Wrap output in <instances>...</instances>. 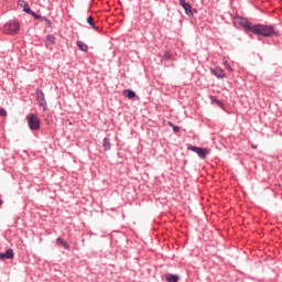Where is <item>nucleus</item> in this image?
<instances>
[{
  "instance_id": "nucleus-20",
  "label": "nucleus",
  "mask_w": 282,
  "mask_h": 282,
  "mask_svg": "<svg viewBox=\"0 0 282 282\" xmlns=\"http://www.w3.org/2000/svg\"><path fill=\"white\" fill-rule=\"evenodd\" d=\"M29 14H31V17H34V19H40L41 20V18H42L41 15L34 13V11H32V13H29Z\"/></svg>"
},
{
  "instance_id": "nucleus-28",
  "label": "nucleus",
  "mask_w": 282,
  "mask_h": 282,
  "mask_svg": "<svg viewBox=\"0 0 282 282\" xmlns=\"http://www.w3.org/2000/svg\"><path fill=\"white\" fill-rule=\"evenodd\" d=\"M3 204V200L2 199H0V206Z\"/></svg>"
},
{
  "instance_id": "nucleus-14",
  "label": "nucleus",
  "mask_w": 282,
  "mask_h": 282,
  "mask_svg": "<svg viewBox=\"0 0 282 282\" xmlns=\"http://www.w3.org/2000/svg\"><path fill=\"white\" fill-rule=\"evenodd\" d=\"M77 46L80 52H87L89 50V46H87L83 41H77Z\"/></svg>"
},
{
  "instance_id": "nucleus-3",
  "label": "nucleus",
  "mask_w": 282,
  "mask_h": 282,
  "mask_svg": "<svg viewBox=\"0 0 282 282\" xmlns=\"http://www.w3.org/2000/svg\"><path fill=\"white\" fill-rule=\"evenodd\" d=\"M26 122L31 131H39L41 129V119L34 113L28 115Z\"/></svg>"
},
{
  "instance_id": "nucleus-18",
  "label": "nucleus",
  "mask_w": 282,
  "mask_h": 282,
  "mask_svg": "<svg viewBox=\"0 0 282 282\" xmlns=\"http://www.w3.org/2000/svg\"><path fill=\"white\" fill-rule=\"evenodd\" d=\"M40 21H43V22L46 23V25H48L50 28L52 26V21H50L46 17H42Z\"/></svg>"
},
{
  "instance_id": "nucleus-8",
  "label": "nucleus",
  "mask_w": 282,
  "mask_h": 282,
  "mask_svg": "<svg viewBox=\"0 0 282 282\" xmlns=\"http://www.w3.org/2000/svg\"><path fill=\"white\" fill-rule=\"evenodd\" d=\"M1 261H4V259H14V250L8 249L7 252L0 253Z\"/></svg>"
},
{
  "instance_id": "nucleus-9",
  "label": "nucleus",
  "mask_w": 282,
  "mask_h": 282,
  "mask_svg": "<svg viewBox=\"0 0 282 282\" xmlns=\"http://www.w3.org/2000/svg\"><path fill=\"white\" fill-rule=\"evenodd\" d=\"M18 6L22 8L23 11L26 12V14H32V9H30V4H28V2H25L24 0H20L18 2Z\"/></svg>"
},
{
  "instance_id": "nucleus-13",
  "label": "nucleus",
  "mask_w": 282,
  "mask_h": 282,
  "mask_svg": "<svg viewBox=\"0 0 282 282\" xmlns=\"http://www.w3.org/2000/svg\"><path fill=\"white\" fill-rule=\"evenodd\" d=\"M165 281L177 282V281H180V275H174V274L167 273V274H165Z\"/></svg>"
},
{
  "instance_id": "nucleus-5",
  "label": "nucleus",
  "mask_w": 282,
  "mask_h": 282,
  "mask_svg": "<svg viewBox=\"0 0 282 282\" xmlns=\"http://www.w3.org/2000/svg\"><path fill=\"white\" fill-rule=\"evenodd\" d=\"M187 149H188V151H193V153H197L198 156L202 160H206V158L210 153V151L208 149H206V148H198V147H195V145H188Z\"/></svg>"
},
{
  "instance_id": "nucleus-12",
  "label": "nucleus",
  "mask_w": 282,
  "mask_h": 282,
  "mask_svg": "<svg viewBox=\"0 0 282 282\" xmlns=\"http://www.w3.org/2000/svg\"><path fill=\"white\" fill-rule=\"evenodd\" d=\"M123 96L126 98H129V100H133V98H135V91H133L131 89H124L123 90Z\"/></svg>"
},
{
  "instance_id": "nucleus-22",
  "label": "nucleus",
  "mask_w": 282,
  "mask_h": 282,
  "mask_svg": "<svg viewBox=\"0 0 282 282\" xmlns=\"http://www.w3.org/2000/svg\"><path fill=\"white\" fill-rule=\"evenodd\" d=\"M225 67H226V69H228L229 72H232V67H230V64H228V62H225Z\"/></svg>"
},
{
  "instance_id": "nucleus-21",
  "label": "nucleus",
  "mask_w": 282,
  "mask_h": 282,
  "mask_svg": "<svg viewBox=\"0 0 282 282\" xmlns=\"http://www.w3.org/2000/svg\"><path fill=\"white\" fill-rule=\"evenodd\" d=\"M63 248H65V250H69V243H67L66 241L62 242Z\"/></svg>"
},
{
  "instance_id": "nucleus-24",
  "label": "nucleus",
  "mask_w": 282,
  "mask_h": 282,
  "mask_svg": "<svg viewBox=\"0 0 282 282\" xmlns=\"http://www.w3.org/2000/svg\"><path fill=\"white\" fill-rule=\"evenodd\" d=\"M163 58H165V61H169V58H171V53H165Z\"/></svg>"
},
{
  "instance_id": "nucleus-11",
  "label": "nucleus",
  "mask_w": 282,
  "mask_h": 282,
  "mask_svg": "<svg viewBox=\"0 0 282 282\" xmlns=\"http://www.w3.org/2000/svg\"><path fill=\"white\" fill-rule=\"evenodd\" d=\"M212 74L216 76L217 78H225L226 74L224 73V69L221 68H216L212 70Z\"/></svg>"
},
{
  "instance_id": "nucleus-16",
  "label": "nucleus",
  "mask_w": 282,
  "mask_h": 282,
  "mask_svg": "<svg viewBox=\"0 0 282 282\" xmlns=\"http://www.w3.org/2000/svg\"><path fill=\"white\" fill-rule=\"evenodd\" d=\"M87 23L93 28V30H96V24H94V18L93 17L87 18Z\"/></svg>"
},
{
  "instance_id": "nucleus-7",
  "label": "nucleus",
  "mask_w": 282,
  "mask_h": 282,
  "mask_svg": "<svg viewBox=\"0 0 282 282\" xmlns=\"http://www.w3.org/2000/svg\"><path fill=\"white\" fill-rule=\"evenodd\" d=\"M180 6H182L183 10H185V13L188 14V17H193V7L191 3H186L185 0H180Z\"/></svg>"
},
{
  "instance_id": "nucleus-23",
  "label": "nucleus",
  "mask_w": 282,
  "mask_h": 282,
  "mask_svg": "<svg viewBox=\"0 0 282 282\" xmlns=\"http://www.w3.org/2000/svg\"><path fill=\"white\" fill-rule=\"evenodd\" d=\"M172 129H173L174 133H180V127L173 126Z\"/></svg>"
},
{
  "instance_id": "nucleus-10",
  "label": "nucleus",
  "mask_w": 282,
  "mask_h": 282,
  "mask_svg": "<svg viewBox=\"0 0 282 282\" xmlns=\"http://www.w3.org/2000/svg\"><path fill=\"white\" fill-rule=\"evenodd\" d=\"M45 45L46 47L56 45V36H54V34H48L45 39Z\"/></svg>"
},
{
  "instance_id": "nucleus-1",
  "label": "nucleus",
  "mask_w": 282,
  "mask_h": 282,
  "mask_svg": "<svg viewBox=\"0 0 282 282\" xmlns=\"http://www.w3.org/2000/svg\"><path fill=\"white\" fill-rule=\"evenodd\" d=\"M251 32L257 36H264V37H270V36H273V34H276L273 26L265 25V24H253V26L251 28Z\"/></svg>"
},
{
  "instance_id": "nucleus-19",
  "label": "nucleus",
  "mask_w": 282,
  "mask_h": 282,
  "mask_svg": "<svg viewBox=\"0 0 282 282\" xmlns=\"http://www.w3.org/2000/svg\"><path fill=\"white\" fill-rule=\"evenodd\" d=\"M0 116L6 118V116H8V111H6V109H3V108H0Z\"/></svg>"
},
{
  "instance_id": "nucleus-25",
  "label": "nucleus",
  "mask_w": 282,
  "mask_h": 282,
  "mask_svg": "<svg viewBox=\"0 0 282 282\" xmlns=\"http://www.w3.org/2000/svg\"><path fill=\"white\" fill-rule=\"evenodd\" d=\"M65 240H62L61 238H57V243H59L62 246V243H64Z\"/></svg>"
},
{
  "instance_id": "nucleus-2",
  "label": "nucleus",
  "mask_w": 282,
  "mask_h": 282,
  "mask_svg": "<svg viewBox=\"0 0 282 282\" xmlns=\"http://www.w3.org/2000/svg\"><path fill=\"white\" fill-rule=\"evenodd\" d=\"M234 24L236 28H242V30H246V32H252V28L254 24L252 22L248 21L246 18L236 17L234 19Z\"/></svg>"
},
{
  "instance_id": "nucleus-15",
  "label": "nucleus",
  "mask_w": 282,
  "mask_h": 282,
  "mask_svg": "<svg viewBox=\"0 0 282 282\" xmlns=\"http://www.w3.org/2000/svg\"><path fill=\"white\" fill-rule=\"evenodd\" d=\"M102 147L105 151H110L111 150V142L109 141L108 138H105L102 141Z\"/></svg>"
},
{
  "instance_id": "nucleus-26",
  "label": "nucleus",
  "mask_w": 282,
  "mask_h": 282,
  "mask_svg": "<svg viewBox=\"0 0 282 282\" xmlns=\"http://www.w3.org/2000/svg\"><path fill=\"white\" fill-rule=\"evenodd\" d=\"M170 127H175L174 124H173V122H171V121H169V123H167Z\"/></svg>"
},
{
  "instance_id": "nucleus-27",
  "label": "nucleus",
  "mask_w": 282,
  "mask_h": 282,
  "mask_svg": "<svg viewBox=\"0 0 282 282\" xmlns=\"http://www.w3.org/2000/svg\"><path fill=\"white\" fill-rule=\"evenodd\" d=\"M251 148H253V149H257V145H254V144H251Z\"/></svg>"
},
{
  "instance_id": "nucleus-17",
  "label": "nucleus",
  "mask_w": 282,
  "mask_h": 282,
  "mask_svg": "<svg viewBox=\"0 0 282 282\" xmlns=\"http://www.w3.org/2000/svg\"><path fill=\"white\" fill-rule=\"evenodd\" d=\"M212 102H215L216 105H218V107H224V104H221V101L217 100V97H210Z\"/></svg>"
},
{
  "instance_id": "nucleus-4",
  "label": "nucleus",
  "mask_w": 282,
  "mask_h": 282,
  "mask_svg": "<svg viewBox=\"0 0 282 282\" xmlns=\"http://www.w3.org/2000/svg\"><path fill=\"white\" fill-rule=\"evenodd\" d=\"M19 30H21V24L17 21H10L4 24V33L6 34H19Z\"/></svg>"
},
{
  "instance_id": "nucleus-6",
  "label": "nucleus",
  "mask_w": 282,
  "mask_h": 282,
  "mask_svg": "<svg viewBox=\"0 0 282 282\" xmlns=\"http://www.w3.org/2000/svg\"><path fill=\"white\" fill-rule=\"evenodd\" d=\"M36 100L40 107H43V111H47V101L45 100V94L43 93V90H36Z\"/></svg>"
}]
</instances>
